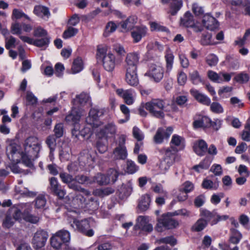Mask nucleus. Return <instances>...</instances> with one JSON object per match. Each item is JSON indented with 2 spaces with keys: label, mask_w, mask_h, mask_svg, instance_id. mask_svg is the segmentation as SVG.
<instances>
[{
  "label": "nucleus",
  "mask_w": 250,
  "mask_h": 250,
  "mask_svg": "<svg viewBox=\"0 0 250 250\" xmlns=\"http://www.w3.org/2000/svg\"><path fill=\"white\" fill-rule=\"evenodd\" d=\"M105 112L106 109L104 108H91L86 118V123L93 126L98 127L101 124L99 118L104 116Z\"/></svg>",
  "instance_id": "1a4fd4ad"
},
{
  "label": "nucleus",
  "mask_w": 250,
  "mask_h": 250,
  "mask_svg": "<svg viewBox=\"0 0 250 250\" xmlns=\"http://www.w3.org/2000/svg\"><path fill=\"white\" fill-rule=\"evenodd\" d=\"M242 139L246 142H250V127H247V124L241 133Z\"/></svg>",
  "instance_id": "774afa93"
},
{
  "label": "nucleus",
  "mask_w": 250,
  "mask_h": 250,
  "mask_svg": "<svg viewBox=\"0 0 250 250\" xmlns=\"http://www.w3.org/2000/svg\"><path fill=\"white\" fill-rule=\"evenodd\" d=\"M151 188L156 193L163 194L164 196L167 195V191L164 189L163 186L161 184H153Z\"/></svg>",
  "instance_id": "09e8293b"
},
{
  "label": "nucleus",
  "mask_w": 250,
  "mask_h": 250,
  "mask_svg": "<svg viewBox=\"0 0 250 250\" xmlns=\"http://www.w3.org/2000/svg\"><path fill=\"white\" fill-rule=\"evenodd\" d=\"M33 35L35 37L44 38L47 37V33L46 30L41 27H38L34 29Z\"/></svg>",
  "instance_id": "052dcab7"
},
{
  "label": "nucleus",
  "mask_w": 250,
  "mask_h": 250,
  "mask_svg": "<svg viewBox=\"0 0 250 250\" xmlns=\"http://www.w3.org/2000/svg\"><path fill=\"white\" fill-rule=\"evenodd\" d=\"M137 223L135 226V228H139L141 229L148 223L147 218L143 216H139L137 218Z\"/></svg>",
  "instance_id": "338daca9"
},
{
  "label": "nucleus",
  "mask_w": 250,
  "mask_h": 250,
  "mask_svg": "<svg viewBox=\"0 0 250 250\" xmlns=\"http://www.w3.org/2000/svg\"><path fill=\"white\" fill-rule=\"evenodd\" d=\"M202 188L209 190H216L219 186V181L216 178L214 181L208 178L205 179L202 183Z\"/></svg>",
  "instance_id": "bb28decb"
},
{
  "label": "nucleus",
  "mask_w": 250,
  "mask_h": 250,
  "mask_svg": "<svg viewBox=\"0 0 250 250\" xmlns=\"http://www.w3.org/2000/svg\"><path fill=\"white\" fill-rule=\"evenodd\" d=\"M78 32V29L72 27H69L64 31L62 37L64 39H67L74 36Z\"/></svg>",
  "instance_id": "8fccbe9b"
},
{
  "label": "nucleus",
  "mask_w": 250,
  "mask_h": 250,
  "mask_svg": "<svg viewBox=\"0 0 250 250\" xmlns=\"http://www.w3.org/2000/svg\"><path fill=\"white\" fill-rule=\"evenodd\" d=\"M155 243L158 245L162 244H169L173 246L176 244V240L173 236H167L164 238L158 239L156 240Z\"/></svg>",
  "instance_id": "e433bc0d"
},
{
  "label": "nucleus",
  "mask_w": 250,
  "mask_h": 250,
  "mask_svg": "<svg viewBox=\"0 0 250 250\" xmlns=\"http://www.w3.org/2000/svg\"><path fill=\"white\" fill-rule=\"evenodd\" d=\"M211 121L209 118L206 116H200L198 119L195 120L193 124L195 128L200 127H207L210 125Z\"/></svg>",
  "instance_id": "393cba45"
},
{
  "label": "nucleus",
  "mask_w": 250,
  "mask_h": 250,
  "mask_svg": "<svg viewBox=\"0 0 250 250\" xmlns=\"http://www.w3.org/2000/svg\"><path fill=\"white\" fill-rule=\"evenodd\" d=\"M11 32L13 34L20 36L22 32V24L18 22L13 23L11 26Z\"/></svg>",
  "instance_id": "5fc2aeb1"
},
{
  "label": "nucleus",
  "mask_w": 250,
  "mask_h": 250,
  "mask_svg": "<svg viewBox=\"0 0 250 250\" xmlns=\"http://www.w3.org/2000/svg\"><path fill=\"white\" fill-rule=\"evenodd\" d=\"M49 181L51 191L60 198H63L66 192L64 190L61 188L57 179L55 177H52Z\"/></svg>",
  "instance_id": "a211bd4d"
},
{
  "label": "nucleus",
  "mask_w": 250,
  "mask_h": 250,
  "mask_svg": "<svg viewBox=\"0 0 250 250\" xmlns=\"http://www.w3.org/2000/svg\"><path fill=\"white\" fill-rule=\"evenodd\" d=\"M208 222L204 219H198L192 227V230L199 232L203 230L207 226Z\"/></svg>",
  "instance_id": "473e14b6"
},
{
  "label": "nucleus",
  "mask_w": 250,
  "mask_h": 250,
  "mask_svg": "<svg viewBox=\"0 0 250 250\" xmlns=\"http://www.w3.org/2000/svg\"><path fill=\"white\" fill-rule=\"evenodd\" d=\"M73 107L72 108L71 113L66 116L65 120L67 122L77 123L79 121L81 117L85 113V111L82 107L88 104L89 106L92 105L91 98L89 95L85 93H82L76 96L73 101Z\"/></svg>",
  "instance_id": "7ed1b4c3"
},
{
  "label": "nucleus",
  "mask_w": 250,
  "mask_h": 250,
  "mask_svg": "<svg viewBox=\"0 0 250 250\" xmlns=\"http://www.w3.org/2000/svg\"><path fill=\"white\" fill-rule=\"evenodd\" d=\"M171 213L163 214L157 219L155 229L158 232H163L166 229H174L179 226L178 222L173 219Z\"/></svg>",
  "instance_id": "423d86ee"
},
{
  "label": "nucleus",
  "mask_w": 250,
  "mask_h": 250,
  "mask_svg": "<svg viewBox=\"0 0 250 250\" xmlns=\"http://www.w3.org/2000/svg\"><path fill=\"white\" fill-rule=\"evenodd\" d=\"M49 38L47 37L42 38L41 39H36L34 41V45L39 47L46 48L49 43Z\"/></svg>",
  "instance_id": "de8ad7c7"
},
{
  "label": "nucleus",
  "mask_w": 250,
  "mask_h": 250,
  "mask_svg": "<svg viewBox=\"0 0 250 250\" xmlns=\"http://www.w3.org/2000/svg\"><path fill=\"white\" fill-rule=\"evenodd\" d=\"M172 132L173 128L170 126L167 127L166 129L162 127L159 128L153 137V141L156 144H162L165 139L169 138Z\"/></svg>",
  "instance_id": "4468645a"
},
{
  "label": "nucleus",
  "mask_w": 250,
  "mask_h": 250,
  "mask_svg": "<svg viewBox=\"0 0 250 250\" xmlns=\"http://www.w3.org/2000/svg\"><path fill=\"white\" fill-rule=\"evenodd\" d=\"M54 132L57 138H60L63 134V126L62 124H57L54 127Z\"/></svg>",
  "instance_id": "69168bd1"
},
{
  "label": "nucleus",
  "mask_w": 250,
  "mask_h": 250,
  "mask_svg": "<svg viewBox=\"0 0 250 250\" xmlns=\"http://www.w3.org/2000/svg\"><path fill=\"white\" fill-rule=\"evenodd\" d=\"M209 105L210 110L213 113L220 114L224 112L223 106L218 102H213Z\"/></svg>",
  "instance_id": "603ef678"
},
{
  "label": "nucleus",
  "mask_w": 250,
  "mask_h": 250,
  "mask_svg": "<svg viewBox=\"0 0 250 250\" xmlns=\"http://www.w3.org/2000/svg\"><path fill=\"white\" fill-rule=\"evenodd\" d=\"M46 203V198L43 195H39L35 200V206L37 208H43Z\"/></svg>",
  "instance_id": "49530a36"
},
{
  "label": "nucleus",
  "mask_w": 250,
  "mask_h": 250,
  "mask_svg": "<svg viewBox=\"0 0 250 250\" xmlns=\"http://www.w3.org/2000/svg\"><path fill=\"white\" fill-rule=\"evenodd\" d=\"M202 23L206 28L210 30H214L219 26L216 20L208 14H206L203 16Z\"/></svg>",
  "instance_id": "aec40b11"
},
{
  "label": "nucleus",
  "mask_w": 250,
  "mask_h": 250,
  "mask_svg": "<svg viewBox=\"0 0 250 250\" xmlns=\"http://www.w3.org/2000/svg\"><path fill=\"white\" fill-rule=\"evenodd\" d=\"M15 191L17 193H20L21 195H23L26 196H34L36 195L35 193L32 191H29L26 188L21 189V187L19 186H16L15 187Z\"/></svg>",
  "instance_id": "4d7b16f0"
},
{
  "label": "nucleus",
  "mask_w": 250,
  "mask_h": 250,
  "mask_svg": "<svg viewBox=\"0 0 250 250\" xmlns=\"http://www.w3.org/2000/svg\"><path fill=\"white\" fill-rule=\"evenodd\" d=\"M132 184L130 182L123 184L118 189L120 198L124 199L130 195L132 191Z\"/></svg>",
  "instance_id": "4be33fe9"
},
{
  "label": "nucleus",
  "mask_w": 250,
  "mask_h": 250,
  "mask_svg": "<svg viewBox=\"0 0 250 250\" xmlns=\"http://www.w3.org/2000/svg\"><path fill=\"white\" fill-rule=\"evenodd\" d=\"M79 212V211L72 210L69 211L67 213L68 217H73V223L71 224V227L88 236H93L94 235V231L92 229H89L90 225L88 220L85 219L79 221L74 218Z\"/></svg>",
  "instance_id": "39448f33"
},
{
  "label": "nucleus",
  "mask_w": 250,
  "mask_h": 250,
  "mask_svg": "<svg viewBox=\"0 0 250 250\" xmlns=\"http://www.w3.org/2000/svg\"><path fill=\"white\" fill-rule=\"evenodd\" d=\"M210 171L212 172L215 176H221L223 174V169L221 165L219 164H213Z\"/></svg>",
  "instance_id": "0e129e2a"
},
{
  "label": "nucleus",
  "mask_w": 250,
  "mask_h": 250,
  "mask_svg": "<svg viewBox=\"0 0 250 250\" xmlns=\"http://www.w3.org/2000/svg\"><path fill=\"white\" fill-rule=\"evenodd\" d=\"M94 180L93 183H97L99 185H106L109 184V180L106 177V176L101 173H98L96 176L91 178Z\"/></svg>",
  "instance_id": "4c0bfd02"
},
{
  "label": "nucleus",
  "mask_w": 250,
  "mask_h": 250,
  "mask_svg": "<svg viewBox=\"0 0 250 250\" xmlns=\"http://www.w3.org/2000/svg\"><path fill=\"white\" fill-rule=\"evenodd\" d=\"M24 150L20 151V146L13 142H10L6 147V154L9 159L14 163H18L21 160L28 167L33 166V161L39 157L41 149V143L35 136L26 138L23 143Z\"/></svg>",
  "instance_id": "f257e3e1"
},
{
  "label": "nucleus",
  "mask_w": 250,
  "mask_h": 250,
  "mask_svg": "<svg viewBox=\"0 0 250 250\" xmlns=\"http://www.w3.org/2000/svg\"><path fill=\"white\" fill-rule=\"evenodd\" d=\"M147 31L146 27L144 26H135L134 30L131 32L133 42L135 43L139 42L142 38L146 35Z\"/></svg>",
  "instance_id": "f3484780"
},
{
  "label": "nucleus",
  "mask_w": 250,
  "mask_h": 250,
  "mask_svg": "<svg viewBox=\"0 0 250 250\" xmlns=\"http://www.w3.org/2000/svg\"><path fill=\"white\" fill-rule=\"evenodd\" d=\"M250 38V29H248L246 31L245 33L242 38H239L235 41V43L239 46L244 45L248 38Z\"/></svg>",
  "instance_id": "bf43d9fd"
},
{
  "label": "nucleus",
  "mask_w": 250,
  "mask_h": 250,
  "mask_svg": "<svg viewBox=\"0 0 250 250\" xmlns=\"http://www.w3.org/2000/svg\"><path fill=\"white\" fill-rule=\"evenodd\" d=\"M119 176L118 171L114 168L109 169L107 173L106 177L109 180V183L115 182Z\"/></svg>",
  "instance_id": "a18cd8bd"
},
{
  "label": "nucleus",
  "mask_w": 250,
  "mask_h": 250,
  "mask_svg": "<svg viewBox=\"0 0 250 250\" xmlns=\"http://www.w3.org/2000/svg\"><path fill=\"white\" fill-rule=\"evenodd\" d=\"M194 152L199 156L204 155L208 150V145L203 140L196 141L193 145Z\"/></svg>",
  "instance_id": "5701e85b"
},
{
  "label": "nucleus",
  "mask_w": 250,
  "mask_h": 250,
  "mask_svg": "<svg viewBox=\"0 0 250 250\" xmlns=\"http://www.w3.org/2000/svg\"><path fill=\"white\" fill-rule=\"evenodd\" d=\"M116 93L119 96L124 99L125 103L127 105H132L134 103L136 93L132 89L118 88L116 89Z\"/></svg>",
  "instance_id": "f8f14e48"
},
{
  "label": "nucleus",
  "mask_w": 250,
  "mask_h": 250,
  "mask_svg": "<svg viewBox=\"0 0 250 250\" xmlns=\"http://www.w3.org/2000/svg\"><path fill=\"white\" fill-rule=\"evenodd\" d=\"M201 215L204 217L208 222L212 219L214 220L215 218V211L210 212L207 210H203L201 213Z\"/></svg>",
  "instance_id": "e2e57ef3"
},
{
  "label": "nucleus",
  "mask_w": 250,
  "mask_h": 250,
  "mask_svg": "<svg viewBox=\"0 0 250 250\" xmlns=\"http://www.w3.org/2000/svg\"><path fill=\"white\" fill-rule=\"evenodd\" d=\"M85 199L81 195H78L73 200V204L75 208H80L85 207L86 204L84 202Z\"/></svg>",
  "instance_id": "79ce46f5"
},
{
  "label": "nucleus",
  "mask_w": 250,
  "mask_h": 250,
  "mask_svg": "<svg viewBox=\"0 0 250 250\" xmlns=\"http://www.w3.org/2000/svg\"><path fill=\"white\" fill-rule=\"evenodd\" d=\"M208 78L212 82L216 83H222L223 80L221 78L220 72L217 73L216 72L209 70L208 72Z\"/></svg>",
  "instance_id": "58836bf2"
},
{
  "label": "nucleus",
  "mask_w": 250,
  "mask_h": 250,
  "mask_svg": "<svg viewBox=\"0 0 250 250\" xmlns=\"http://www.w3.org/2000/svg\"><path fill=\"white\" fill-rule=\"evenodd\" d=\"M108 47L106 45L98 46L97 56L102 60L104 68L107 71L112 72L115 69L117 63L115 55L111 52H108Z\"/></svg>",
  "instance_id": "20e7f679"
},
{
  "label": "nucleus",
  "mask_w": 250,
  "mask_h": 250,
  "mask_svg": "<svg viewBox=\"0 0 250 250\" xmlns=\"http://www.w3.org/2000/svg\"><path fill=\"white\" fill-rule=\"evenodd\" d=\"M194 24L192 15L189 12H186L183 17L181 19L180 26L188 27L193 26Z\"/></svg>",
  "instance_id": "cd10ccee"
},
{
  "label": "nucleus",
  "mask_w": 250,
  "mask_h": 250,
  "mask_svg": "<svg viewBox=\"0 0 250 250\" xmlns=\"http://www.w3.org/2000/svg\"><path fill=\"white\" fill-rule=\"evenodd\" d=\"M83 69V63L82 59L77 58L74 60L72 66V73L76 74L80 72Z\"/></svg>",
  "instance_id": "72a5a7b5"
},
{
  "label": "nucleus",
  "mask_w": 250,
  "mask_h": 250,
  "mask_svg": "<svg viewBox=\"0 0 250 250\" xmlns=\"http://www.w3.org/2000/svg\"><path fill=\"white\" fill-rule=\"evenodd\" d=\"M64 243L59 234H54L51 238V245L56 249H59Z\"/></svg>",
  "instance_id": "f704fd0d"
},
{
  "label": "nucleus",
  "mask_w": 250,
  "mask_h": 250,
  "mask_svg": "<svg viewBox=\"0 0 250 250\" xmlns=\"http://www.w3.org/2000/svg\"><path fill=\"white\" fill-rule=\"evenodd\" d=\"M117 127L114 123L111 122L105 125L98 132V135L103 137H111L116 133Z\"/></svg>",
  "instance_id": "dca6fc26"
},
{
  "label": "nucleus",
  "mask_w": 250,
  "mask_h": 250,
  "mask_svg": "<svg viewBox=\"0 0 250 250\" xmlns=\"http://www.w3.org/2000/svg\"><path fill=\"white\" fill-rule=\"evenodd\" d=\"M231 232L229 239L230 243L233 244H238L242 237V234L237 230L235 229H231Z\"/></svg>",
  "instance_id": "c9c22d12"
},
{
  "label": "nucleus",
  "mask_w": 250,
  "mask_h": 250,
  "mask_svg": "<svg viewBox=\"0 0 250 250\" xmlns=\"http://www.w3.org/2000/svg\"><path fill=\"white\" fill-rule=\"evenodd\" d=\"M137 18L135 16L129 17L126 20L120 22L121 26L123 32H129L134 29L137 23Z\"/></svg>",
  "instance_id": "412c9836"
},
{
  "label": "nucleus",
  "mask_w": 250,
  "mask_h": 250,
  "mask_svg": "<svg viewBox=\"0 0 250 250\" xmlns=\"http://www.w3.org/2000/svg\"><path fill=\"white\" fill-rule=\"evenodd\" d=\"M185 147V139L174 134L171 137L169 147L158 150L159 153L163 155L158 166L162 174H165L172 166L181 161V157L178 152L183 150Z\"/></svg>",
  "instance_id": "f03ea898"
},
{
  "label": "nucleus",
  "mask_w": 250,
  "mask_h": 250,
  "mask_svg": "<svg viewBox=\"0 0 250 250\" xmlns=\"http://www.w3.org/2000/svg\"><path fill=\"white\" fill-rule=\"evenodd\" d=\"M56 234H59L60 238L64 243L68 242L70 239V235L69 232L65 230H61L57 232Z\"/></svg>",
  "instance_id": "680f3d73"
},
{
  "label": "nucleus",
  "mask_w": 250,
  "mask_h": 250,
  "mask_svg": "<svg viewBox=\"0 0 250 250\" xmlns=\"http://www.w3.org/2000/svg\"><path fill=\"white\" fill-rule=\"evenodd\" d=\"M165 58L166 61V72L169 74L173 68L174 56L170 51L168 50Z\"/></svg>",
  "instance_id": "c756f323"
},
{
  "label": "nucleus",
  "mask_w": 250,
  "mask_h": 250,
  "mask_svg": "<svg viewBox=\"0 0 250 250\" xmlns=\"http://www.w3.org/2000/svg\"><path fill=\"white\" fill-rule=\"evenodd\" d=\"M189 78L194 84H198L202 82V78L197 70H193L192 72H189Z\"/></svg>",
  "instance_id": "ea45409f"
},
{
  "label": "nucleus",
  "mask_w": 250,
  "mask_h": 250,
  "mask_svg": "<svg viewBox=\"0 0 250 250\" xmlns=\"http://www.w3.org/2000/svg\"><path fill=\"white\" fill-rule=\"evenodd\" d=\"M164 70L163 66L159 63H151L145 76L149 77L156 83L161 81L164 76Z\"/></svg>",
  "instance_id": "9d476101"
},
{
  "label": "nucleus",
  "mask_w": 250,
  "mask_h": 250,
  "mask_svg": "<svg viewBox=\"0 0 250 250\" xmlns=\"http://www.w3.org/2000/svg\"><path fill=\"white\" fill-rule=\"evenodd\" d=\"M190 93L200 103L207 106L210 104V99L205 94L200 92L198 90L192 88L190 90Z\"/></svg>",
  "instance_id": "6ab92c4d"
},
{
  "label": "nucleus",
  "mask_w": 250,
  "mask_h": 250,
  "mask_svg": "<svg viewBox=\"0 0 250 250\" xmlns=\"http://www.w3.org/2000/svg\"><path fill=\"white\" fill-rule=\"evenodd\" d=\"M74 181L80 184H91L95 181L94 180L83 175L76 176L74 178Z\"/></svg>",
  "instance_id": "c03bdc74"
},
{
  "label": "nucleus",
  "mask_w": 250,
  "mask_h": 250,
  "mask_svg": "<svg viewBox=\"0 0 250 250\" xmlns=\"http://www.w3.org/2000/svg\"><path fill=\"white\" fill-rule=\"evenodd\" d=\"M71 149L67 143L63 142L60 148V156L61 159L66 160L70 158Z\"/></svg>",
  "instance_id": "a878e982"
},
{
  "label": "nucleus",
  "mask_w": 250,
  "mask_h": 250,
  "mask_svg": "<svg viewBox=\"0 0 250 250\" xmlns=\"http://www.w3.org/2000/svg\"><path fill=\"white\" fill-rule=\"evenodd\" d=\"M21 18H24L25 19L30 21V18L25 14L22 10L19 9H14L12 14V19H20Z\"/></svg>",
  "instance_id": "37998d69"
},
{
  "label": "nucleus",
  "mask_w": 250,
  "mask_h": 250,
  "mask_svg": "<svg viewBox=\"0 0 250 250\" xmlns=\"http://www.w3.org/2000/svg\"><path fill=\"white\" fill-rule=\"evenodd\" d=\"M140 59V54L138 52L127 53L125 60V69H137Z\"/></svg>",
  "instance_id": "9b49d317"
},
{
  "label": "nucleus",
  "mask_w": 250,
  "mask_h": 250,
  "mask_svg": "<svg viewBox=\"0 0 250 250\" xmlns=\"http://www.w3.org/2000/svg\"><path fill=\"white\" fill-rule=\"evenodd\" d=\"M56 140L53 135L48 136L46 140V143L50 150V153L54 151L56 145Z\"/></svg>",
  "instance_id": "6e6d98bb"
},
{
  "label": "nucleus",
  "mask_w": 250,
  "mask_h": 250,
  "mask_svg": "<svg viewBox=\"0 0 250 250\" xmlns=\"http://www.w3.org/2000/svg\"><path fill=\"white\" fill-rule=\"evenodd\" d=\"M125 81L129 85L136 86L139 84L137 69H125Z\"/></svg>",
  "instance_id": "2eb2a0df"
},
{
  "label": "nucleus",
  "mask_w": 250,
  "mask_h": 250,
  "mask_svg": "<svg viewBox=\"0 0 250 250\" xmlns=\"http://www.w3.org/2000/svg\"><path fill=\"white\" fill-rule=\"evenodd\" d=\"M47 238L48 234L45 231L38 230L35 233L32 241L34 248L36 249H39L44 247Z\"/></svg>",
  "instance_id": "ddd939ff"
},
{
  "label": "nucleus",
  "mask_w": 250,
  "mask_h": 250,
  "mask_svg": "<svg viewBox=\"0 0 250 250\" xmlns=\"http://www.w3.org/2000/svg\"><path fill=\"white\" fill-rule=\"evenodd\" d=\"M117 27L118 25L115 22L113 21L108 22L104 28V36L105 37L109 36L116 30Z\"/></svg>",
  "instance_id": "2f4dec72"
},
{
  "label": "nucleus",
  "mask_w": 250,
  "mask_h": 250,
  "mask_svg": "<svg viewBox=\"0 0 250 250\" xmlns=\"http://www.w3.org/2000/svg\"><path fill=\"white\" fill-rule=\"evenodd\" d=\"M60 177L63 183L68 184L69 187L71 185H76L75 183H72L74 181V178L72 175L67 173H61L60 174Z\"/></svg>",
  "instance_id": "a19ab883"
},
{
  "label": "nucleus",
  "mask_w": 250,
  "mask_h": 250,
  "mask_svg": "<svg viewBox=\"0 0 250 250\" xmlns=\"http://www.w3.org/2000/svg\"><path fill=\"white\" fill-rule=\"evenodd\" d=\"M145 108L154 117L159 118H164L165 103L160 99H154L145 104Z\"/></svg>",
  "instance_id": "0eeeda50"
},
{
  "label": "nucleus",
  "mask_w": 250,
  "mask_h": 250,
  "mask_svg": "<svg viewBox=\"0 0 250 250\" xmlns=\"http://www.w3.org/2000/svg\"><path fill=\"white\" fill-rule=\"evenodd\" d=\"M34 13L37 16L43 18L46 17L48 18L50 15V13L48 9L42 5H37L34 7Z\"/></svg>",
  "instance_id": "7c9ffc66"
},
{
  "label": "nucleus",
  "mask_w": 250,
  "mask_h": 250,
  "mask_svg": "<svg viewBox=\"0 0 250 250\" xmlns=\"http://www.w3.org/2000/svg\"><path fill=\"white\" fill-rule=\"evenodd\" d=\"M126 136L122 134L120 135L117 142V146L113 152V157L117 160H124L127 156V150L125 146Z\"/></svg>",
  "instance_id": "6e6552de"
},
{
  "label": "nucleus",
  "mask_w": 250,
  "mask_h": 250,
  "mask_svg": "<svg viewBox=\"0 0 250 250\" xmlns=\"http://www.w3.org/2000/svg\"><path fill=\"white\" fill-rule=\"evenodd\" d=\"M151 202V198L149 195L145 194L140 198L138 207L142 211L146 210L149 207Z\"/></svg>",
  "instance_id": "c85d7f7f"
},
{
  "label": "nucleus",
  "mask_w": 250,
  "mask_h": 250,
  "mask_svg": "<svg viewBox=\"0 0 250 250\" xmlns=\"http://www.w3.org/2000/svg\"><path fill=\"white\" fill-rule=\"evenodd\" d=\"M95 127H96L89 125L87 123L85 126L81 130V135L83 137H87L88 138L92 133L93 128Z\"/></svg>",
  "instance_id": "864d4df0"
},
{
  "label": "nucleus",
  "mask_w": 250,
  "mask_h": 250,
  "mask_svg": "<svg viewBox=\"0 0 250 250\" xmlns=\"http://www.w3.org/2000/svg\"><path fill=\"white\" fill-rule=\"evenodd\" d=\"M171 1L169 13L172 15H175L177 12L181 9L183 5L182 0H162L164 3Z\"/></svg>",
  "instance_id": "b1692460"
},
{
  "label": "nucleus",
  "mask_w": 250,
  "mask_h": 250,
  "mask_svg": "<svg viewBox=\"0 0 250 250\" xmlns=\"http://www.w3.org/2000/svg\"><path fill=\"white\" fill-rule=\"evenodd\" d=\"M113 50L118 56L123 57L126 54V51L124 46L120 44H115L113 46Z\"/></svg>",
  "instance_id": "13d9d810"
},
{
  "label": "nucleus",
  "mask_w": 250,
  "mask_h": 250,
  "mask_svg": "<svg viewBox=\"0 0 250 250\" xmlns=\"http://www.w3.org/2000/svg\"><path fill=\"white\" fill-rule=\"evenodd\" d=\"M139 167L132 161L128 160L126 164V172L129 174H133L137 171Z\"/></svg>",
  "instance_id": "3c124183"
}]
</instances>
